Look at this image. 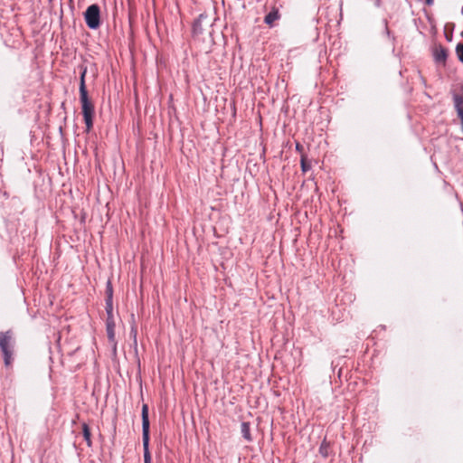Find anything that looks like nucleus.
I'll return each instance as SVG.
<instances>
[{"label":"nucleus","instance_id":"obj_1","mask_svg":"<svg viewBox=\"0 0 463 463\" xmlns=\"http://www.w3.org/2000/svg\"><path fill=\"white\" fill-rule=\"evenodd\" d=\"M15 338L12 330L0 332V350L6 367L10 366L14 360Z\"/></svg>","mask_w":463,"mask_h":463},{"label":"nucleus","instance_id":"obj_2","mask_svg":"<svg viewBox=\"0 0 463 463\" xmlns=\"http://www.w3.org/2000/svg\"><path fill=\"white\" fill-rule=\"evenodd\" d=\"M142 441L144 449V463H151V454L149 451V418L147 404L142 405Z\"/></svg>","mask_w":463,"mask_h":463},{"label":"nucleus","instance_id":"obj_3","mask_svg":"<svg viewBox=\"0 0 463 463\" xmlns=\"http://www.w3.org/2000/svg\"><path fill=\"white\" fill-rule=\"evenodd\" d=\"M80 99L81 103L82 115L84 122L86 124L87 131H90L93 126L94 106L90 101L88 94L80 95Z\"/></svg>","mask_w":463,"mask_h":463},{"label":"nucleus","instance_id":"obj_4","mask_svg":"<svg viewBox=\"0 0 463 463\" xmlns=\"http://www.w3.org/2000/svg\"><path fill=\"white\" fill-rule=\"evenodd\" d=\"M84 19L89 28L97 29L100 24V10L99 5H90L84 13Z\"/></svg>","mask_w":463,"mask_h":463},{"label":"nucleus","instance_id":"obj_5","mask_svg":"<svg viewBox=\"0 0 463 463\" xmlns=\"http://www.w3.org/2000/svg\"><path fill=\"white\" fill-rule=\"evenodd\" d=\"M108 338L110 342L115 341V321L113 317H108L106 321Z\"/></svg>","mask_w":463,"mask_h":463},{"label":"nucleus","instance_id":"obj_6","mask_svg":"<svg viewBox=\"0 0 463 463\" xmlns=\"http://www.w3.org/2000/svg\"><path fill=\"white\" fill-rule=\"evenodd\" d=\"M241 432L243 439L248 441H252V436L250 434V426L249 422L243 421L241 425Z\"/></svg>","mask_w":463,"mask_h":463},{"label":"nucleus","instance_id":"obj_7","mask_svg":"<svg viewBox=\"0 0 463 463\" xmlns=\"http://www.w3.org/2000/svg\"><path fill=\"white\" fill-rule=\"evenodd\" d=\"M112 298H113V291H108V296L106 298V312H107L108 317H113Z\"/></svg>","mask_w":463,"mask_h":463},{"label":"nucleus","instance_id":"obj_8","mask_svg":"<svg viewBox=\"0 0 463 463\" xmlns=\"http://www.w3.org/2000/svg\"><path fill=\"white\" fill-rule=\"evenodd\" d=\"M279 18L278 11H272L265 16V23L272 26L273 23Z\"/></svg>","mask_w":463,"mask_h":463},{"label":"nucleus","instance_id":"obj_9","mask_svg":"<svg viewBox=\"0 0 463 463\" xmlns=\"http://www.w3.org/2000/svg\"><path fill=\"white\" fill-rule=\"evenodd\" d=\"M86 69H84L80 73V95H86L88 94L85 85V75H86Z\"/></svg>","mask_w":463,"mask_h":463},{"label":"nucleus","instance_id":"obj_10","mask_svg":"<svg viewBox=\"0 0 463 463\" xmlns=\"http://www.w3.org/2000/svg\"><path fill=\"white\" fill-rule=\"evenodd\" d=\"M83 437L89 447L91 446L90 431L87 424L82 426Z\"/></svg>","mask_w":463,"mask_h":463},{"label":"nucleus","instance_id":"obj_11","mask_svg":"<svg viewBox=\"0 0 463 463\" xmlns=\"http://www.w3.org/2000/svg\"><path fill=\"white\" fill-rule=\"evenodd\" d=\"M434 56H435V60L437 61H444L447 58V53H446L445 50L440 49V50H437L435 52Z\"/></svg>","mask_w":463,"mask_h":463},{"label":"nucleus","instance_id":"obj_12","mask_svg":"<svg viewBox=\"0 0 463 463\" xmlns=\"http://www.w3.org/2000/svg\"><path fill=\"white\" fill-rule=\"evenodd\" d=\"M311 167L310 164L307 163V161L306 160V158L304 156H302L301 158V168L304 172H307V170H309Z\"/></svg>","mask_w":463,"mask_h":463},{"label":"nucleus","instance_id":"obj_13","mask_svg":"<svg viewBox=\"0 0 463 463\" xmlns=\"http://www.w3.org/2000/svg\"><path fill=\"white\" fill-rule=\"evenodd\" d=\"M456 51L459 60L463 62V44H458Z\"/></svg>","mask_w":463,"mask_h":463},{"label":"nucleus","instance_id":"obj_14","mask_svg":"<svg viewBox=\"0 0 463 463\" xmlns=\"http://www.w3.org/2000/svg\"><path fill=\"white\" fill-rule=\"evenodd\" d=\"M426 3H427L428 5H431V4L433 3V0H426Z\"/></svg>","mask_w":463,"mask_h":463},{"label":"nucleus","instance_id":"obj_15","mask_svg":"<svg viewBox=\"0 0 463 463\" xmlns=\"http://www.w3.org/2000/svg\"><path fill=\"white\" fill-rule=\"evenodd\" d=\"M320 451H321V453H323V452H326V449H323V448L321 447Z\"/></svg>","mask_w":463,"mask_h":463},{"label":"nucleus","instance_id":"obj_16","mask_svg":"<svg viewBox=\"0 0 463 463\" xmlns=\"http://www.w3.org/2000/svg\"><path fill=\"white\" fill-rule=\"evenodd\" d=\"M320 451H321V453H323V452H326V449H323V448L321 447Z\"/></svg>","mask_w":463,"mask_h":463},{"label":"nucleus","instance_id":"obj_17","mask_svg":"<svg viewBox=\"0 0 463 463\" xmlns=\"http://www.w3.org/2000/svg\"><path fill=\"white\" fill-rule=\"evenodd\" d=\"M297 149L300 150L299 145H297Z\"/></svg>","mask_w":463,"mask_h":463},{"label":"nucleus","instance_id":"obj_18","mask_svg":"<svg viewBox=\"0 0 463 463\" xmlns=\"http://www.w3.org/2000/svg\"><path fill=\"white\" fill-rule=\"evenodd\" d=\"M297 149L300 150L299 145H297Z\"/></svg>","mask_w":463,"mask_h":463}]
</instances>
